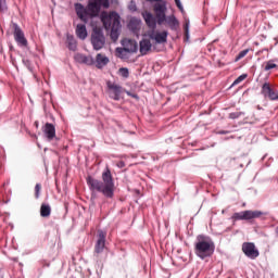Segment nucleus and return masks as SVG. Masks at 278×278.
<instances>
[{"label": "nucleus", "mask_w": 278, "mask_h": 278, "mask_svg": "<svg viewBox=\"0 0 278 278\" xmlns=\"http://www.w3.org/2000/svg\"><path fill=\"white\" fill-rule=\"evenodd\" d=\"M175 3L178 10H180L184 13V5L181 4V0H175Z\"/></svg>", "instance_id": "obj_35"}, {"label": "nucleus", "mask_w": 278, "mask_h": 278, "mask_svg": "<svg viewBox=\"0 0 278 278\" xmlns=\"http://www.w3.org/2000/svg\"><path fill=\"white\" fill-rule=\"evenodd\" d=\"M40 190H42V185L36 184V186H35V199H40Z\"/></svg>", "instance_id": "obj_30"}, {"label": "nucleus", "mask_w": 278, "mask_h": 278, "mask_svg": "<svg viewBox=\"0 0 278 278\" xmlns=\"http://www.w3.org/2000/svg\"><path fill=\"white\" fill-rule=\"evenodd\" d=\"M83 64H87V66H92L94 64V58L86 55Z\"/></svg>", "instance_id": "obj_28"}, {"label": "nucleus", "mask_w": 278, "mask_h": 278, "mask_svg": "<svg viewBox=\"0 0 278 278\" xmlns=\"http://www.w3.org/2000/svg\"><path fill=\"white\" fill-rule=\"evenodd\" d=\"M142 17L146 21V25L150 28V29H156L157 27V15H152L151 12H144L142 13Z\"/></svg>", "instance_id": "obj_14"}, {"label": "nucleus", "mask_w": 278, "mask_h": 278, "mask_svg": "<svg viewBox=\"0 0 278 278\" xmlns=\"http://www.w3.org/2000/svg\"><path fill=\"white\" fill-rule=\"evenodd\" d=\"M273 68H277V64L273 63V61H268L264 67V71H273Z\"/></svg>", "instance_id": "obj_31"}, {"label": "nucleus", "mask_w": 278, "mask_h": 278, "mask_svg": "<svg viewBox=\"0 0 278 278\" xmlns=\"http://www.w3.org/2000/svg\"><path fill=\"white\" fill-rule=\"evenodd\" d=\"M24 66H26V68H28V71H31V61H29L28 59H23L22 60Z\"/></svg>", "instance_id": "obj_33"}, {"label": "nucleus", "mask_w": 278, "mask_h": 278, "mask_svg": "<svg viewBox=\"0 0 278 278\" xmlns=\"http://www.w3.org/2000/svg\"><path fill=\"white\" fill-rule=\"evenodd\" d=\"M249 53V49L242 50L238 53V55L235 59V62H240L242 58H247V54Z\"/></svg>", "instance_id": "obj_25"}, {"label": "nucleus", "mask_w": 278, "mask_h": 278, "mask_svg": "<svg viewBox=\"0 0 278 278\" xmlns=\"http://www.w3.org/2000/svg\"><path fill=\"white\" fill-rule=\"evenodd\" d=\"M91 45L94 51H101L105 47V35H103V29L100 27H94L91 34Z\"/></svg>", "instance_id": "obj_6"}, {"label": "nucleus", "mask_w": 278, "mask_h": 278, "mask_svg": "<svg viewBox=\"0 0 278 278\" xmlns=\"http://www.w3.org/2000/svg\"><path fill=\"white\" fill-rule=\"evenodd\" d=\"M74 60L76 62H78V64H84L85 60H86V55L85 54H81V53H77L75 56H74Z\"/></svg>", "instance_id": "obj_27"}, {"label": "nucleus", "mask_w": 278, "mask_h": 278, "mask_svg": "<svg viewBox=\"0 0 278 278\" xmlns=\"http://www.w3.org/2000/svg\"><path fill=\"white\" fill-rule=\"evenodd\" d=\"M66 45L70 51H77V40L73 35H67Z\"/></svg>", "instance_id": "obj_20"}, {"label": "nucleus", "mask_w": 278, "mask_h": 278, "mask_svg": "<svg viewBox=\"0 0 278 278\" xmlns=\"http://www.w3.org/2000/svg\"><path fill=\"white\" fill-rule=\"evenodd\" d=\"M94 62H96V67L101 71V68H105V66L110 64V58L101 53H98Z\"/></svg>", "instance_id": "obj_16"}, {"label": "nucleus", "mask_w": 278, "mask_h": 278, "mask_svg": "<svg viewBox=\"0 0 278 278\" xmlns=\"http://www.w3.org/2000/svg\"><path fill=\"white\" fill-rule=\"evenodd\" d=\"M76 36L79 40H86L88 38V30L86 29V24H78L76 26Z\"/></svg>", "instance_id": "obj_19"}, {"label": "nucleus", "mask_w": 278, "mask_h": 278, "mask_svg": "<svg viewBox=\"0 0 278 278\" xmlns=\"http://www.w3.org/2000/svg\"><path fill=\"white\" fill-rule=\"evenodd\" d=\"M217 134L219 136H225V135L229 134V130H219V131H217Z\"/></svg>", "instance_id": "obj_38"}, {"label": "nucleus", "mask_w": 278, "mask_h": 278, "mask_svg": "<svg viewBox=\"0 0 278 278\" xmlns=\"http://www.w3.org/2000/svg\"><path fill=\"white\" fill-rule=\"evenodd\" d=\"M216 251V244L208 236L199 235L197 237V242L194 244V254L200 260H206V257H212Z\"/></svg>", "instance_id": "obj_3"}, {"label": "nucleus", "mask_w": 278, "mask_h": 278, "mask_svg": "<svg viewBox=\"0 0 278 278\" xmlns=\"http://www.w3.org/2000/svg\"><path fill=\"white\" fill-rule=\"evenodd\" d=\"M261 94L263 97L270 99V101H278V92L273 90L270 84L265 83L262 86Z\"/></svg>", "instance_id": "obj_11"}, {"label": "nucleus", "mask_w": 278, "mask_h": 278, "mask_svg": "<svg viewBox=\"0 0 278 278\" xmlns=\"http://www.w3.org/2000/svg\"><path fill=\"white\" fill-rule=\"evenodd\" d=\"M149 1L150 3H166V1H163V0H147Z\"/></svg>", "instance_id": "obj_37"}, {"label": "nucleus", "mask_w": 278, "mask_h": 278, "mask_svg": "<svg viewBox=\"0 0 278 278\" xmlns=\"http://www.w3.org/2000/svg\"><path fill=\"white\" fill-rule=\"evenodd\" d=\"M140 25V22H138V20H130L128 23V27L131 31H136L138 29V26Z\"/></svg>", "instance_id": "obj_23"}, {"label": "nucleus", "mask_w": 278, "mask_h": 278, "mask_svg": "<svg viewBox=\"0 0 278 278\" xmlns=\"http://www.w3.org/2000/svg\"><path fill=\"white\" fill-rule=\"evenodd\" d=\"M108 232L103 230H98V240L94 245V253H101L105 249V238Z\"/></svg>", "instance_id": "obj_12"}, {"label": "nucleus", "mask_w": 278, "mask_h": 278, "mask_svg": "<svg viewBox=\"0 0 278 278\" xmlns=\"http://www.w3.org/2000/svg\"><path fill=\"white\" fill-rule=\"evenodd\" d=\"M8 10V2L5 0H0V12H5Z\"/></svg>", "instance_id": "obj_32"}, {"label": "nucleus", "mask_w": 278, "mask_h": 278, "mask_svg": "<svg viewBox=\"0 0 278 278\" xmlns=\"http://www.w3.org/2000/svg\"><path fill=\"white\" fill-rule=\"evenodd\" d=\"M43 134L48 140H53L55 138V125L46 123Z\"/></svg>", "instance_id": "obj_18"}, {"label": "nucleus", "mask_w": 278, "mask_h": 278, "mask_svg": "<svg viewBox=\"0 0 278 278\" xmlns=\"http://www.w3.org/2000/svg\"><path fill=\"white\" fill-rule=\"evenodd\" d=\"M150 40H155L156 45H165L168 41V33L163 30L162 33H151L149 35Z\"/></svg>", "instance_id": "obj_13"}, {"label": "nucleus", "mask_w": 278, "mask_h": 278, "mask_svg": "<svg viewBox=\"0 0 278 278\" xmlns=\"http://www.w3.org/2000/svg\"><path fill=\"white\" fill-rule=\"evenodd\" d=\"M153 10L154 14H156L157 25H164V23H166L173 31H177V27H179V20H177L175 15L166 16V2L155 3L153 5Z\"/></svg>", "instance_id": "obj_4"}, {"label": "nucleus", "mask_w": 278, "mask_h": 278, "mask_svg": "<svg viewBox=\"0 0 278 278\" xmlns=\"http://www.w3.org/2000/svg\"><path fill=\"white\" fill-rule=\"evenodd\" d=\"M248 75L247 74H242L240 75L233 83L231 86H238V84H241V81H244V79H247Z\"/></svg>", "instance_id": "obj_29"}, {"label": "nucleus", "mask_w": 278, "mask_h": 278, "mask_svg": "<svg viewBox=\"0 0 278 278\" xmlns=\"http://www.w3.org/2000/svg\"><path fill=\"white\" fill-rule=\"evenodd\" d=\"M123 49L125 53H137L138 52V42L134 39H126L123 41Z\"/></svg>", "instance_id": "obj_15"}, {"label": "nucleus", "mask_w": 278, "mask_h": 278, "mask_svg": "<svg viewBox=\"0 0 278 278\" xmlns=\"http://www.w3.org/2000/svg\"><path fill=\"white\" fill-rule=\"evenodd\" d=\"M106 86L110 91V98L114 101H121V94H123V87L114 83L108 81Z\"/></svg>", "instance_id": "obj_10"}, {"label": "nucleus", "mask_w": 278, "mask_h": 278, "mask_svg": "<svg viewBox=\"0 0 278 278\" xmlns=\"http://www.w3.org/2000/svg\"><path fill=\"white\" fill-rule=\"evenodd\" d=\"M184 29H185L184 40H185V42H190V21H187L185 23Z\"/></svg>", "instance_id": "obj_22"}, {"label": "nucleus", "mask_w": 278, "mask_h": 278, "mask_svg": "<svg viewBox=\"0 0 278 278\" xmlns=\"http://www.w3.org/2000/svg\"><path fill=\"white\" fill-rule=\"evenodd\" d=\"M118 75H121V77H124V79H127L129 77V68L121 67L118 70Z\"/></svg>", "instance_id": "obj_24"}, {"label": "nucleus", "mask_w": 278, "mask_h": 278, "mask_svg": "<svg viewBox=\"0 0 278 278\" xmlns=\"http://www.w3.org/2000/svg\"><path fill=\"white\" fill-rule=\"evenodd\" d=\"M40 216H42V218H48V216H51V205L41 204Z\"/></svg>", "instance_id": "obj_21"}, {"label": "nucleus", "mask_w": 278, "mask_h": 278, "mask_svg": "<svg viewBox=\"0 0 278 278\" xmlns=\"http://www.w3.org/2000/svg\"><path fill=\"white\" fill-rule=\"evenodd\" d=\"M262 214L264 213L261 211H241L233 213L230 218L233 223H236V220H253L254 218H260Z\"/></svg>", "instance_id": "obj_7"}, {"label": "nucleus", "mask_w": 278, "mask_h": 278, "mask_svg": "<svg viewBox=\"0 0 278 278\" xmlns=\"http://www.w3.org/2000/svg\"><path fill=\"white\" fill-rule=\"evenodd\" d=\"M276 233H278V226L276 227Z\"/></svg>", "instance_id": "obj_41"}, {"label": "nucleus", "mask_w": 278, "mask_h": 278, "mask_svg": "<svg viewBox=\"0 0 278 278\" xmlns=\"http://www.w3.org/2000/svg\"><path fill=\"white\" fill-rule=\"evenodd\" d=\"M127 94H128V97H132V99H138V94H136V93H131V92L127 91Z\"/></svg>", "instance_id": "obj_39"}, {"label": "nucleus", "mask_w": 278, "mask_h": 278, "mask_svg": "<svg viewBox=\"0 0 278 278\" xmlns=\"http://www.w3.org/2000/svg\"><path fill=\"white\" fill-rule=\"evenodd\" d=\"M117 168H125V161H119L116 164Z\"/></svg>", "instance_id": "obj_36"}, {"label": "nucleus", "mask_w": 278, "mask_h": 278, "mask_svg": "<svg viewBox=\"0 0 278 278\" xmlns=\"http://www.w3.org/2000/svg\"><path fill=\"white\" fill-rule=\"evenodd\" d=\"M153 45L151 43L150 39H142L139 42V51L141 53V55H147V53H149V51H151Z\"/></svg>", "instance_id": "obj_17"}, {"label": "nucleus", "mask_w": 278, "mask_h": 278, "mask_svg": "<svg viewBox=\"0 0 278 278\" xmlns=\"http://www.w3.org/2000/svg\"><path fill=\"white\" fill-rule=\"evenodd\" d=\"M0 278H3V269L0 267Z\"/></svg>", "instance_id": "obj_40"}, {"label": "nucleus", "mask_w": 278, "mask_h": 278, "mask_svg": "<svg viewBox=\"0 0 278 278\" xmlns=\"http://www.w3.org/2000/svg\"><path fill=\"white\" fill-rule=\"evenodd\" d=\"M87 186L90 192H100V194H103L105 199H114L116 186L114 185V177H112V172L110 168H106L102 173V180L88 176Z\"/></svg>", "instance_id": "obj_1"}, {"label": "nucleus", "mask_w": 278, "mask_h": 278, "mask_svg": "<svg viewBox=\"0 0 278 278\" xmlns=\"http://www.w3.org/2000/svg\"><path fill=\"white\" fill-rule=\"evenodd\" d=\"M74 8L78 18L85 23V25H88L92 18L99 16L101 8H104V10L110 8V0H89L87 7L77 2L74 4Z\"/></svg>", "instance_id": "obj_2"}, {"label": "nucleus", "mask_w": 278, "mask_h": 278, "mask_svg": "<svg viewBox=\"0 0 278 278\" xmlns=\"http://www.w3.org/2000/svg\"><path fill=\"white\" fill-rule=\"evenodd\" d=\"M102 23L105 29H111V40L116 42L121 36V15L116 11H113L109 15L102 16Z\"/></svg>", "instance_id": "obj_5"}, {"label": "nucleus", "mask_w": 278, "mask_h": 278, "mask_svg": "<svg viewBox=\"0 0 278 278\" xmlns=\"http://www.w3.org/2000/svg\"><path fill=\"white\" fill-rule=\"evenodd\" d=\"M242 251L250 260H257L260 257V250L255 248V243L253 242H244L242 244Z\"/></svg>", "instance_id": "obj_8"}, {"label": "nucleus", "mask_w": 278, "mask_h": 278, "mask_svg": "<svg viewBox=\"0 0 278 278\" xmlns=\"http://www.w3.org/2000/svg\"><path fill=\"white\" fill-rule=\"evenodd\" d=\"M128 9L130 10V12H136V10H138L134 0L130 1Z\"/></svg>", "instance_id": "obj_34"}, {"label": "nucleus", "mask_w": 278, "mask_h": 278, "mask_svg": "<svg viewBox=\"0 0 278 278\" xmlns=\"http://www.w3.org/2000/svg\"><path fill=\"white\" fill-rule=\"evenodd\" d=\"M244 112H232L228 115V118L236 121V118H240V116H244Z\"/></svg>", "instance_id": "obj_26"}, {"label": "nucleus", "mask_w": 278, "mask_h": 278, "mask_svg": "<svg viewBox=\"0 0 278 278\" xmlns=\"http://www.w3.org/2000/svg\"><path fill=\"white\" fill-rule=\"evenodd\" d=\"M14 29V40L17 42L18 47H27V38H25V33H23V29H21V26L18 24H13Z\"/></svg>", "instance_id": "obj_9"}]
</instances>
